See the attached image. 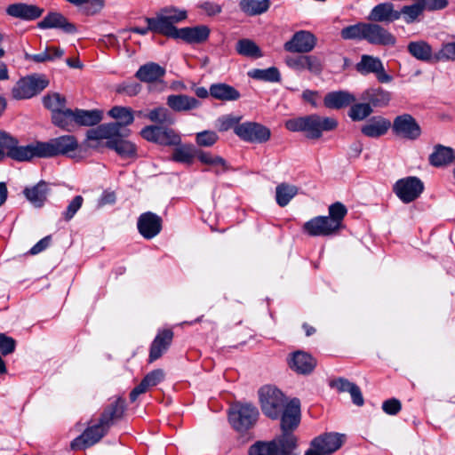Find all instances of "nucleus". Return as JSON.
Instances as JSON below:
<instances>
[{
    "mask_svg": "<svg viewBox=\"0 0 455 455\" xmlns=\"http://www.w3.org/2000/svg\"><path fill=\"white\" fill-rule=\"evenodd\" d=\"M124 411V400L117 398L104 409L97 424L88 427L79 436L71 442V449L84 450L100 442L111 426L123 418Z\"/></svg>",
    "mask_w": 455,
    "mask_h": 455,
    "instance_id": "obj_1",
    "label": "nucleus"
},
{
    "mask_svg": "<svg viewBox=\"0 0 455 455\" xmlns=\"http://www.w3.org/2000/svg\"><path fill=\"white\" fill-rule=\"evenodd\" d=\"M187 18L188 12L186 10L169 5L156 12L155 17H146L145 22L148 25L146 28L132 27L121 29L119 33L124 34L130 31L145 36L148 32H152L169 37V26L171 23L173 21H184Z\"/></svg>",
    "mask_w": 455,
    "mask_h": 455,
    "instance_id": "obj_2",
    "label": "nucleus"
},
{
    "mask_svg": "<svg viewBox=\"0 0 455 455\" xmlns=\"http://www.w3.org/2000/svg\"><path fill=\"white\" fill-rule=\"evenodd\" d=\"M338 126V122L333 117H324L318 115H309L290 119L285 123V127L291 132H303L308 139H319L323 132H330Z\"/></svg>",
    "mask_w": 455,
    "mask_h": 455,
    "instance_id": "obj_3",
    "label": "nucleus"
},
{
    "mask_svg": "<svg viewBox=\"0 0 455 455\" xmlns=\"http://www.w3.org/2000/svg\"><path fill=\"white\" fill-rule=\"evenodd\" d=\"M259 415L256 406L251 403H235L229 409L228 420L235 431L245 433L255 426Z\"/></svg>",
    "mask_w": 455,
    "mask_h": 455,
    "instance_id": "obj_4",
    "label": "nucleus"
},
{
    "mask_svg": "<svg viewBox=\"0 0 455 455\" xmlns=\"http://www.w3.org/2000/svg\"><path fill=\"white\" fill-rule=\"evenodd\" d=\"M259 396L263 413L269 419H279L287 403L283 394L275 387L264 386L259 390Z\"/></svg>",
    "mask_w": 455,
    "mask_h": 455,
    "instance_id": "obj_5",
    "label": "nucleus"
},
{
    "mask_svg": "<svg viewBox=\"0 0 455 455\" xmlns=\"http://www.w3.org/2000/svg\"><path fill=\"white\" fill-rule=\"evenodd\" d=\"M180 21H173L169 26V37L181 39L189 44H200L206 42L210 36L211 29L206 25L186 27L178 28L175 25Z\"/></svg>",
    "mask_w": 455,
    "mask_h": 455,
    "instance_id": "obj_6",
    "label": "nucleus"
},
{
    "mask_svg": "<svg viewBox=\"0 0 455 455\" xmlns=\"http://www.w3.org/2000/svg\"><path fill=\"white\" fill-rule=\"evenodd\" d=\"M235 134L243 141L262 144L270 140L271 131L257 122H243L235 126Z\"/></svg>",
    "mask_w": 455,
    "mask_h": 455,
    "instance_id": "obj_7",
    "label": "nucleus"
},
{
    "mask_svg": "<svg viewBox=\"0 0 455 455\" xmlns=\"http://www.w3.org/2000/svg\"><path fill=\"white\" fill-rule=\"evenodd\" d=\"M344 435L338 433H324L314 438L311 448L305 455H329L338 451L343 444Z\"/></svg>",
    "mask_w": 455,
    "mask_h": 455,
    "instance_id": "obj_8",
    "label": "nucleus"
},
{
    "mask_svg": "<svg viewBox=\"0 0 455 455\" xmlns=\"http://www.w3.org/2000/svg\"><path fill=\"white\" fill-rule=\"evenodd\" d=\"M391 129L395 136L407 140H416L421 135L420 125L410 114L395 116L391 123Z\"/></svg>",
    "mask_w": 455,
    "mask_h": 455,
    "instance_id": "obj_9",
    "label": "nucleus"
},
{
    "mask_svg": "<svg viewBox=\"0 0 455 455\" xmlns=\"http://www.w3.org/2000/svg\"><path fill=\"white\" fill-rule=\"evenodd\" d=\"M394 193L404 204L415 201L424 191L423 182L415 176L398 180L393 188Z\"/></svg>",
    "mask_w": 455,
    "mask_h": 455,
    "instance_id": "obj_10",
    "label": "nucleus"
},
{
    "mask_svg": "<svg viewBox=\"0 0 455 455\" xmlns=\"http://www.w3.org/2000/svg\"><path fill=\"white\" fill-rule=\"evenodd\" d=\"M41 148L44 158H49L74 152L78 148V142L75 136L64 135L41 142Z\"/></svg>",
    "mask_w": 455,
    "mask_h": 455,
    "instance_id": "obj_11",
    "label": "nucleus"
},
{
    "mask_svg": "<svg viewBox=\"0 0 455 455\" xmlns=\"http://www.w3.org/2000/svg\"><path fill=\"white\" fill-rule=\"evenodd\" d=\"M355 70L363 76L374 74L381 84H388L393 80V76L386 72L382 60L372 55L363 54L360 61L355 64Z\"/></svg>",
    "mask_w": 455,
    "mask_h": 455,
    "instance_id": "obj_12",
    "label": "nucleus"
},
{
    "mask_svg": "<svg viewBox=\"0 0 455 455\" xmlns=\"http://www.w3.org/2000/svg\"><path fill=\"white\" fill-rule=\"evenodd\" d=\"M316 42L317 39L314 34L307 30H299L283 44V49L293 53H307L315 47Z\"/></svg>",
    "mask_w": 455,
    "mask_h": 455,
    "instance_id": "obj_13",
    "label": "nucleus"
},
{
    "mask_svg": "<svg viewBox=\"0 0 455 455\" xmlns=\"http://www.w3.org/2000/svg\"><path fill=\"white\" fill-rule=\"evenodd\" d=\"M373 45L394 46L395 36L387 29L375 22H365L364 39Z\"/></svg>",
    "mask_w": 455,
    "mask_h": 455,
    "instance_id": "obj_14",
    "label": "nucleus"
},
{
    "mask_svg": "<svg viewBox=\"0 0 455 455\" xmlns=\"http://www.w3.org/2000/svg\"><path fill=\"white\" fill-rule=\"evenodd\" d=\"M48 84L44 76H29L19 82L12 90V95L15 99H29L41 92Z\"/></svg>",
    "mask_w": 455,
    "mask_h": 455,
    "instance_id": "obj_15",
    "label": "nucleus"
},
{
    "mask_svg": "<svg viewBox=\"0 0 455 455\" xmlns=\"http://www.w3.org/2000/svg\"><path fill=\"white\" fill-rule=\"evenodd\" d=\"M162 225V218L152 212L140 214L137 221L139 233L148 240L156 237L161 232Z\"/></svg>",
    "mask_w": 455,
    "mask_h": 455,
    "instance_id": "obj_16",
    "label": "nucleus"
},
{
    "mask_svg": "<svg viewBox=\"0 0 455 455\" xmlns=\"http://www.w3.org/2000/svg\"><path fill=\"white\" fill-rule=\"evenodd\" d=\"M282 432H291L295 430L300 422V402L297 398L288 402L282 410L281 415Z\"/></svg>",
    "mask_w": 455,
    "mask_h": 455,
    "instance_id": "obj_17",
    "label": "nucleus"
},
{
    "mask_svg": "<svg viewBox=\"0 0 455 455\" xmlns=\"http://www.w3.org/2000/svg\"><path fill=\"white\" fill-rule=\"evenodd\" d=\"M6 157L18 162L29 161L34 157L44 158L41 142L36 141L27 146H19L18 140L14 139L13 143L7 151Z\"/></svg>",
    "mask_w": 455,
    "mask_h": 455,
    "instance_id": "obj_18",
    "label": "nucleus"
},
{
    "mask_svg": "<svg viewBox=\"0 0 455 455\" xmlns=\"http://www.w3.org/2000/svg\"><path fill=\"white\" fill-rule=\"evenodd\" d=\"M391 98V92L380 86L369 87L360 96L362 101H365L372 110L386 108L388 106Z\"/></svg>",
    "mask_w": 455,
    "mask_h": 455,
    "instance_id": "obj_19",
    "label": "nucleus"
},
{
    "mask_svg": "<svg viewBox=\"0 0 455 455\" xmlns=\"http://www.w3.org/2000/svg\"><path fill=\"white\" fill-rule=\"evenodd\" d=\"M390 128V120L382 116H373L366 120L360 131L365 137L378 139L386 135Z\"/></svg>",
    "mask_w": 455,
    "mask_h": 455,
    "instance_id": "obj_20",
    "label": "nucleus"
},
{
    "mask_svg": "<svg viewBox=\"0 0 455 455\" xmlns=\"http://www.w3.org/2000/svg\"><path fill=\"white\" fill-rule=\"evenodd\" d=\"M6 14L22 20H35L42 16L44 9L26 3H15L7 6Z\"/></svg>",
    "mask_w": 455,
    "mask_h": 455,
    "instance_id": "obj_21",
    "label": "nucleus"
},
{
    "mask_svg": "<svg viewBox=\"0 0 455 455\" xmlns=\"http://www.w3.org/2000/svg\"><path fill=\"white\" fill-rule=\"evenodd\" d=\"M401 12L394 9V4L385 2L375 5L367 16V20L375 23H391L399 20Z\"/></svg>",
    "mask_w": 455,
    "mask_h": 455,
    "instance_id": "obj_22",
    "label": "nucleus"
},
{
    "mask_svg": "<svg viewBox=\"0 0 455 455\" xmlns=\"http://www.w3.org/2000/svg\"><path fill=\"white\" fill-rule=\"evenodd\" d=\"M303 231L311 236H328L338 232L325 216H317L307 221L303 225Z\"/></svg>",
    "mask_w": 455,
    "mask_h": 455,
    "instance_id": "obj_23",
    "label": "nucleus"
},
{
    "mask_svg": "<svg viewBox=\"0 0 455 455\" xmlns=\"http://www.w3.org/2000/svg\"><path fill=\"white\" fill-rule=\"evenodd\" d=\"M288 365L295 372L307 375L314 371L316 361L311 355L299 350L291 355Z\"/></svg>",
    "mask_w": 455,
    "mask_h": 455,
    "instance_id": "obj_24",
    "label": "nucleus"
},
{
    "mask_svg": "<svg viewBox=\"0 0 455 455\" xmlns=\"http://www.w3.org/2000/svg\"><path fill=\"white\" fill-rule=\"evenodd\" d=\"M173 339V332L171 330H163L154 339L149 351V362L159 359L167 351Z\"/></svg>",
    "mask_w": 455,
    "mask_h": 455,
    "instance_id": "obj_25",
    "label": "nucleus"
},
{
    "mask_svg": "<svg viewBox=\"0 0 455 455\" xmlns=\"http://www.w3.org/2000/svg\"><path fill=\"white\" fill-rule=\"evenodd\" d=\"M37 26L42 29L60 28L68 34H73L76 31V26L70 23L66 17L59 12L48 13Z\"/></svg>",
    "mask_w": 455,
    "mask_h": 455,
    "instance_id": "obj_26",
    "label": "nucleus"
},
{
    "mask_svg": "<svg viewBox=\"0 0 455 455\" xmlns=\"http://www.w3.org/2000/svg\"><path fill=\"white\" fill-rule=\"evenodd\" d=\"M164 379V372L161 369L148 372L140 383L130 393L131 402H135L140 395L146 393L149 388L156 387Z\"/></svg>",
    "mask_w": 455,
    "mask_h": 455,
    "instance_id": "obj_27",
    "label": "nucleus"
},
{
    "mask_svg": "<svg viewBox=\"0 0 455 455\" xmlns=\"http://www.w3.org/2000/svg\"><path fill=\"white\" fill-rule=\"evenodd\" d=\"M165 68L156 62H148L139 68L135 77L142 83H156L164 76Z\"/></svg>",
    "mask_w": 455,
    "mask_h": 455,
    "instance_id": "obj_28",
    "label": "nucleus"
},
{
    "mask_svg": "<svg viewBox=\"0 0 455 455\" xmlns=\"http://www.w3.org/2000/svg\"><path fill=\"white\" fill-rule=\"evenodd\" d=\"M407 51L411 57L422 62H433L435 55L432 46L425 40L411 41L407 44Z\"/></svg>",
    "mask_w": 455,
    "mask_h": 455,
    "instance_id": "obj_29",
    "label": "nucleus"
},
{
    "mask_svg": "<svg viewBox=\"0 0 455 455\" xmlns=\"http://www.w3.org/2000/svg\"><path fill=\"white\" fill-rule=\"evenodd\" d=\"M49 192L48 183L44 180H41L32 187L25 188L23 190L25 197L36 208H41L44 205Z\"/></svg>",
    "mask_w": 455,
    "mask_h": 455,
    "instance_id": "obj_30",
    "label": "nucleus"
},
{
    "mask_svg": "<svg viewBox=\"0 0 455 455\" xmlns=\"http://www.w3.org/2000/svg\"><path fill=\"white\" fill-rule=\"evenodd\" d=\"M167 106L175 112H185L198 108L201 102L186 94H172L166 99Z\"/></svg>",
    "mask_w": 455,
    "mask_h": 455,
    "instance_id": "obj_31",
    "label": "nucleus"
},
{
    "mask_svg": "<svg viewBox=\"0 0 455 455\" xmlns=\"http://www.w3.org/2000/svg\"><path fill=\"white\" fill-rule=\"evenodd\" d=\"M122 127L116 122L103 124L87 132V139L99 140L108 139V140L121 137Z\"/></svg>",
    "mask_w": 455,
    "mask_h": 455,
    "instance_id": "obj_32",
    "label": "nucleus"
},
{
    "mask_svg": "<svg viewBox=\"0 0 455 455\" xmlns=\"http://www.w3.org/2000/svg\"><path fill=\"white\" fill-rule=\"evenodd\" d=\"M356 101V97L347 91H336L325 95L324 106L332 109H340L352 105Z\"/></svg>",
    "mask_w": 455,
    "mask_h": 455,
    "instance_id": "obj_33",
    "label": "nucleus"
},
{
    "mask_svg": "<svg viewBox=\"0 0 455 455\" xmlns=\"http://www.w3.org/2000/svg\"><path fill=\"white\" fill-rule=\"evenodd\" d=\"M210 95L221 101H235L240 99V92L232 85L225 83L212 84L209 88Z\"/></svg>",
    "mask_w": 455,
    "mask_h": 455,
    "instance_id": "obj_34",
    "label": "nucleus"
},
{
    "mask_svg": "<svg viewBox=\"0 0 455 455\" xmlns=\"http://www.w3.org/2000/svg\"><path fill=\"white\" fill-rule=\"evenodd\" d=\"M272 443L275 445V455H296L297 437L291 432H282Z\"/></svg>",
    "mask_w": 455,
    "mask_h": 455,
    "instance_id": "obj_35",
    "label": "nucleus"
},
{
    "mask_svg": "<svg viewBox=\"0 0 455 455\" xmlns=\"http://www.w3.org/2000/svg\"><path fill=\"white\" fill-rule=\"evenodd\" d=\"M107 148L116 152L123 158H131L136 156L137 148L130 140H124L122 137L108 140Z\"/></svg>",
    "mask_w": 455,
    "mask_h": 455,
    "instance_id": "obj_36",
    "label": "nucleus"
},
{
    "mask_svg": "<svg viewBox=\"0 0 455 455\" xmlns=\"http://www.w3.org/2000/svg\"><path fill=\"white\" fill-rule=\"evenodd\" d=\"M454 158L455 154L451 148L437 145L429 156V162L432 165L440 167L451 164Z\"/></svg>",
    "mask_w": 455,
    "mask_h": 455,
    "instance_id": "obj_37",
    "label": "nucleus"
},
{
    "mask_svg": "<svg viewBox=\"0 0 455 455\" xmlns=\"http://www.w3.org/2000/svg\"><path fill=\"white\" fill-rule=\"evenodd\" d=\"M270 0H241L239 7L248 16L265 13L270 7Z\"/></svg>",
    "mask_w": 455,
    "mask_h": 455,
    "instance_id": "obj_38",
    "label": "nucleus"
},
{
    "mask_svg": "<svg viewBox=\"0 0 455 455\" xmlns=\"http://www.w3.org/2000/svg\"><path fill=\"white\" fill-rule=\"evenodd\" d=\"M102 119V111L98 109L75 110V124L84 126H92L99 124Z\"/></svg>",
    "mask_w": 455,
    "mask_h": 455,
    "instance_id": "obj_39",
    "label": "nucleus"
},
{
    "mask_svg": "<svg viewBox=\"0 0 455 455\" xmlns=\"http://www.w3.org/2000/svg\"><path fill=\"white\" fill-rule=\"evenodd\" d=\"M196 156L202 164L214 167V172L217 175L229 170L227 161L221 156H213L211 153L204 151H199Z\"/></svg>",
    "mask_w": 455,
    "mask_h": 455,
    "instance_id": "obj_40",
    "label": "nucleus"
},
{
    "mask_svg": "<svg viewBox=\"0 0 455 455\" xmlns=\"http://www.w3.org/2000/svg\"><path fill=\"white\" fill-rule=\"evenodd\" d=\"M52 121L54 125L68 132H71L76 124L75 111L64 108L62 110L52 114Z\"/></svg>",
    "mask_w": 455,
    "mask_h": 455,
    "instance_id": "obj_41",
    "label": "nucleus"
},
{
    "mask_svg": "<svg viewBox=\"0 0 455 455\" xmlns=\"http://www.w3.org/2000/svg\"><path fill=\"white\" fill-rule=\"evenodd\" d=\"M145 117L150 122L159 124L162 126L172 125L175 123L173 115L164 107H157L150 109Z\"/></svg>",
    "mask_w": 455,
    "mask_h": 455,
    "instance_id": "obj_42",
    "label": "nucleus"
},
{
    "mask_svg": "<svg viewBox=\"0 0 455 455\" xmlns=\"http://www.w3.org/2000/svg\"><path fill=\"white\" fill-rule=\"evenodd\" d=\"M298 188L285 182L275 188V200L279 206H286L291 200L298 194Z\"/></svg>",
    "mask_w": 455,
    "mask_h": 455,
    "instance_id": "obj_43",
    "label": "nucleus"
},
{
    "mask_svg": "<svg viewBox=\"0 0 455 455\" xmlns=\"http://www.w3.org/2000/svg\"><path fill=\"white\" fill-rule=\"evenodd\" d=\"M196 156V153L193 145H181L180 143L174 148L173 153L172 155V160L177 163L191 164Z\"/></svg>",
    "mask_w": 455,
    "mask_h": 455,
    "instance_id": "obj_44",
    "label": "nucleus"
},
{
    "mask_svg": "<svg viewBox=\"0 0 455 455\" xmlns=\"http://www.w3.org/2000/svg\"><path fill=\"white\" fill-rule=\"evenodd\" d=\"M235 51L238 54L248 58L258 59L262 57L260 48L255 42L248 38L238 40L235 44Z\"/></svg>",
    "mask_w": 455,
    "mask_h": 455,
    "instance_id": "obj_45",
    "label": "nucleus"
},
{
    "mask_svg": "<svg viewBox=\"0 0 455 455\" xmlns=\"http://www.w3.org/2000/svg\"><path fill=\"white\" fill-rule=\"evenodd\" d=\"M109 116L116 120L123 128L132 124L134 121V114L131 108L115 106L108 111Z\"/></svg>",
    "mask_w": 455,
    "mask_h": 455,
    "instance_id": "obj_46",
    "label": "nucleus"
},
{
    "mask_svg": "<svg viewBox=\"0 0 455 455\" xmlns=\"http://www.w3.org/2000/svg\"><path fill=\"white\" fill-rule=\"evenodd\" d=\"M248 76L256 80L272 83L281 80L280 72L275 67H270L266 69L254 68L248 72Z\"/></svg>",
    "mask_w": 455,
    "mask_h": 455,
    "instance_id": "obj_47",
    "label": "nucleus"
},
{
    "mask_svg": "<svg viewBox=\"0 0 455 455\" xmlns=\"http://www.w3.org/2000/svg\"><path fill=\"white\" fill-rule=\"evenodd\" d=\"M347 213L346 206L340 203L336 202L329 206L328 220L339 231L342 228V221Z\"/></svg>",
    "mask_w": 455,
    "mask_h": 455,
    "instance_id": "obj_48",
    "label": "nucleus"
},
{
    "mask_svg": "<svg viewBox=\"0 0 455 455\" xmlns=\"http://www.w3.org/2000/svg\"><path fill=\"white\" fill-rule=\"evenodd\" d=\"M365 22H358L343 28L340 30V36L344 40H359L364 39Z\"/></svg>",
    "mask_w": 455,
    "mask_h": 455,
    "instance_id": "obj_49",
    "label": "nucleus"
},
{
    "mask_svg": "<svg viewBox=\"0 0 455 455\" xmlns=\"http://www.w3.org/2000/svg\"><path fill=\"white\" fill-rule=\"evenodd\" d=\"M373 113L372 108L365 102L353 103L349 111L348 116L353 121H363L369 117Z\"/></svg>",
    "mask_w": 455,
    "mask_h": 455,
    "instance_id": "obj_50",
    "label": "nucleus"
},
{
    "mask_svg": "<svg viewBox=\"0 0 455 455\" xmlns=\"http://www.w3.org/2000/svg\"><path fill=\"white\" fill-rule=\"evenodd\" d=\"M167 126H162L159 145L179 146L181 143L180 135L174 129Z\"/></svg>",
    "mask_w": 455,
    "mask_h": 455,
    "instance_id": "obj_51",
    "label": "nucleus"
},
{
    "mask_svg": "<svg viewBox=\"0 0 455 455\" xmlns=\"http://www.w3.org/2000/svg\"><path fill=\"white\" fill-rule=\"evenodd\" d=\"M416 3L411 5L403 6L399 12L403 15L404 21L407 24L413 23L418 18L422 15L423 9L419 0H415Z\"/></svg>",
    "mask_w": 455,
    "mask_h": 455,
    "instance_id": "obj_52",
    "label": "nucleus"
},
{
    "mask_svg": "<svg viewBox=\"0 0 455 455\" xmlns=\"http://www.w3.org/2000/svg\"><path fill=\"white\" fill-rule=\"evenodd\" d=\"M65 104L66 99L59 93H53L44 98V105L52 111V114L62 110Z\"/></svg>",
    "mask_w": 455,
    "mask_h": 455,
    "instance_id": "obj_53",
    "label": "nucleus"
},
{
    "mask_svg": "<svg viewBox=\"0 0 455 455\" xmlns=\"http://www.w3.org/2000/svg\"><path fill=\"white\" fill-rule=\"evenodd\" d=\"M249 455H275V445L271 442H256L249 449Z\"/></svg>",
    "mask_w": 455,
    "mask_h": 455,
    "instance_id": "obj_54",
    "label": "nucleus"
},
{
    "mask_svg": "<svg viewBox=\"0 0 455 455\" xmlns=\"http://www.w3.org/2000/svg\"><path fill=\"white\" fill-rule=\"evenodd\" d=\"M162 125H147L140 131V136L149 141L159 144Z\"/></svg>",
    "mask_w": 455,
    "mask_h": 455,
    "instance_id": "obj_55",
    "label": "nucleus"
},
{
    "mask_svg": "<svg viewBox=\"0 0 455 455\" xmlns=\"http://www.w3.org/2000/svg\"><path fill=\"white\" fill-rule=\"evenodd\" d=\"M84 204V198L82 196H76L72 201L68 204L66 210L62 212V217L66 221H69L73 219L76 213L80 210Z\"/></svg>",
    "mask_w": 455,
    "mask_h": 455,
    "instance_id": "obj_56",
    "label": "nucleus"
},
{
    "mask_svg": "<svg viewBox=\"0 0 455 455\" xmlns=\"http://www.w3.org/2000/svg\"><path fill=\"white\" fill-rule=\"evenodd\" d=\"M219 139L218 134L213 131H204L196 133V141L201 147H212Z\"/></svg>",
    "mask_w": 455,
    "mask_h": 455,
    "instance_id": "obj_57",
    "label": "nucleus"
},
{
    "mask_svg": "<svg viewBox=\"0 0 455 455\" xmlns=\"http://www.w3.org/2000/svg\"><path fill=\"white\" fill-rule=\"evenodd\" d=\"M455 59V42L443 44L439 52L435 55V60H449Z\"/></svg>",
    "mask_w": 455,
    "mask_h": 455,
    "instance_id": "obj_58",
    "label": "nucleus"
},
{
    "mask_svg": "<svg viewBox=\"0 0 455 455\" xmlns=\"http://www.w3.org/2000/svg\"><path fill=\"white\" fill-rule=\"evenodd\" d=\"M16 348V341L13 338L4 333H0V352L5 356L12 354Z\"/></svg>",
    "mask_w": 455,
    "mask_h": 455,
    "instance_id": "obj_59",
    "label": "nucleus"
},
{
    "mask_svg": "<svg viewBox=\"0 0 455 455\" xmlns=\"http://www.w3.org/2000/svg\"><path fill=\"white\" fill-rule=\"evenodd\" d=\"M141 91V85L137 82H124L120 84L116 92L121 94H125L127 96H135Z\"/></svg>",
    "mask_w": 455,
    "mask_h": 455,
    "instance_id": "obj_60",
    "label": "nucleus"
},
{
    "mask_svg": "<svg viewBox=\"0 0 455 455\" xmlns=\"http://www.w3.org/2000/svg\"><path fill=\"white\" fill-rule=\"evenodd\" d=\"M240 116H225L220 117L219 121V130L220 132H226L229 129H233L235 131V126L240 125Z\"/></svg>",
    "mask_w": 455,
    "mask_h": 455,
    "instance_id": "obj_61",
    "label": "nucleus"
},
{
    "mask_svg": "<svg viewBox=\"0 0 455 455\" xmlns=\"http://www.w3.org/2000/svg\"><path fill=\"white\" fill-rule=\"evenodd\" d=\"M14 139L8 132L0 130V161L6 157L7 151L10 149Z\"/></svg>",
    "mask_w": 455,
    "mask_h": 455,
    "instance_id": "obj_62",
    "label": "nucleus"
},
{
    "mask_svg": "<svg viewBox=\"0 0 455 455\" xmlns=\"http://www.w3.org/2000/svg\"><path fill=\"white\" fill-rule=\"evenodd\" d=\"M305 70L319 75L323 71V64L319 58L315 55H306Z\"/></svg>",
    "mask_w": 455,
    "mask_h": 455,
    "instance_id": "obj_63",
    "label": "nucleus"
},
{
    "mask_svg": "<svg viewBox=\"0 0 455 455\" xmlns=\"http://www.w3.org/2000/svg\"><path fill=\"white\" fill-rule=\"evenodd\" d=\"M306 55L302 53V55L299 56H291L285 59L286 65L296 70V71H303L305 70V63H306Z\"/></svg>",
    "mask_w": 455,
    "mask_h": 455,
    "instance_id": "obj_64",
    "label": "nucleus"
}]
</instances>
